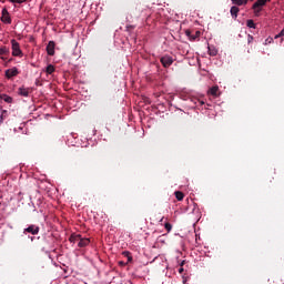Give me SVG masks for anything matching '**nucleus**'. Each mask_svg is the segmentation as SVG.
I'll use <instances>...</instances> for the list:
<instances>
[{
    "label": "nucleus",
    "mask_w": 284,
    "mask_h": 284,
    "mask_svg": "<svg viewBox=\"0 0 284 284\" xmlns=\"http://www.w3.org/2000/svg\"><path fill=\"white\" fill-rule=\"evenodd\" d=\"M1 1V3H6V0H0Z\"/></svg>",
    "instance_id": "nucleus-30"
},
{
    "label": "nucleus",
    "mask_w": 284,
    "mask_h": 284,
    "mask_svg": "<svg viewBox=\"0 0 284 284\" xmlns=\"http://www.w3.org/2000/svg\"><path fill=\"white\" fill-rule=\"evenodd\" d=\"M160 62L162 63L163 68H170V65H172V63H174V58L166 54L160 59Z\"/></svg>",
    "instance_id": "nucleus-2"
},
{
    "label": "nucleus",
    "mask_w": 284,
    "mask_h": 284,
    "mask_svg": "<svg viewBox=\"0 0 284 284\" xmlns=\"http://www.w3.org/2000/svg\"><path fill=\"white\" fill-rule=\"evenodd\" d=\"M54 41H50L47 45V53L49 57H54Z\"/></svg>",
    "instance_id": "nucleus-7"
},
{
    "label": "nucleus",
    "mask_w": 284,
    "mask_h": 284,
    "mask_svg": "<svg viewBox=\"0 0 284 284\" xmlns=\"http://www.w3.org/2000/svg\"><path fill=\"white\" fill-rule=\"evenodd\" d=\"M175 199H178V201H183V199H185V194H183L181 191H176Z\"/></svg>",
    "instance_id": "nucleus-18"
},
{
    "label": "nucleus",
    "mask_w": 284,
    "mask_h": 284,
    "mask_svg": "<svg viewBox=\"0 0 284 284\" xmlns=\"http://www.w3.org/2000/svg\"><path fill=\"white\" fill-rule=\"evenodd\" d=\"M11 3H26V0H9Z\"/></svg>",
    "instance_id": "nucleus-26"
},
{
    "label": "nucleus",
    "mask_w": 284,
    "mask_h": 284,
    "mask_svg": "<svg viewBox=\"0 0 284 284\" xmlns=\"http://www.w3.org/2000/svg\"><path fill=\"white\" fill-rule=\"evenodd\" d=\"M19 74V70L17 68L8 69L6 71L7 79H12V77H17Z\"/></svg>",
    "instance_id": "nucleus-6"
},
{
    "label": "nucleus",
    "mask_w": 284,
    "mask_h": 284,
    "mask_svg": "<svg viewBox=\"0 0 284 284\" xmlns=\"http://www.w3.org/2000/svg\"><path fill=\"white\" fill-rule=\"evenodd\" d=\"M3 54H8V48L7 47H1L0 48V57H2Z\"/></svg>",
    "instance_id": "nucleus-22"
},
{
    "label": "nucleus",
    "mask_w": 284,
    "mask_h": 284,
    "mask_svg": "<svg viewBox=\"0 0 284 284\" xmlns=\"http://www.w3.org/2000/svg\"><path fill=\"white\" fill-rule=\"evenodd\" d=\"M164 227H165V230H166V232H172V224H170V223H165L164 224Z\"/></svg>",
    "instance_id": "nucleus-24"
},
{
    "label": "nucleus",
    "mask_w": 284,
    "mask_h": 284,
    "mask_svg": "<svg viewBox=\"0 0 284 284\" xmlns=\"http://www.w3.org/2000/svg\"><path fill=\"white\" fill-rule=\"evenodd\" d=\"M210 93L212 94V97H217L219 94V87H213L210 89Z\"/></svg>",
    "instance_id": "nucleus-19"
},
{
    "label": "nucleus",
    "mask_w": 284,
    "mask_h": 284,
    "mask_svg": "<svg viewBox=\"0 0 284 284\" xmlns=\"http://www.w3.org/2000/svg\"><path fill=\"white\" fill-rule=\"evenodd\" d=\"M252 41H254V37L248 36V43H252Z\"/></svg>",
    "instance_id": "nucleus-29"
},
{
    "label": "nucleus",
    "mask_w": 284,
    "mask_h": 284,
    "mask_svg": "<svg viewBox=\"0 0 284 284\" xmlns=\"http://www.w3.org/2000/svg\"><path fill=\"white\" fill-rule=\"evenodd\" d=\"M263 6H267V0H257V1L253 4V8H263Z\"/></svg>",
    "instance_id": "nucleus-11"
},
{
    "label": "nucleus",
    "mask_w": 284,
    "mask_h": 284,
    "mask_svg": "<svg viewBox=\"0 0 284 284\" xmlns=\"http://www.w3.org/2000/svg\"><path fill=\"white\" fill-rule=\"evenodd\" d=\"M54 65H52V64H49L48 67H47V74H52L53 72H54Z\"/></svg>",
    "instance_id": "nucleus-21"
},
{
    "label": "nucleus",
    "mask_w": 284,
    "mask_h": 284,
    "mask_svg": "<svg viewBox=\"0 0 284 284\" xmlns=\"http://www.w3.org/2000/svg\"><path fill=\"white\" fill-rule=\"evenodd\" d=\"M11 45H12V54H13V57H21L23 54L21 52V47L19 45V42H17V40L12 39L11 40Z\"/></svg>",
    "instance_id": "nucleus-1"
},
{
    "label": "nucleus",
    "mask_w": 284,
    "mask_h": 284,
    "mask_svg": "<svg viewBox=\"0 0 284 284\" xmlns=\"http://www.w3.org/2000/svg\"><path fill=\"white\" fill-rule=\"evenodd\" d=\"M10 114L8 113V110H2L1 115H0V121L1 123H3V121H6V119H8Z\"/></svg>",
    "instance_id": "nucleus-15"
},
{
    "label": "nucleus",
    "mask_w": 284,
    "mask_h": 284,
    "mask_svg": "<svg viewBox=\"0 0 284 284\" xmlns=\"http://www.w3.org/2000/svg\"><path fill=\"white\" fill-rule=\"evenodd\" d=\"M0 99H2V101H4L6 103H12V97L8 94H0Z\"/></svg>",
    "instance_id": "nucleus-12"
},
{
    "label": "nucleus",
    "mask_w": 284,
    "mask_h": 284,
    "mask_svg": "<svg viewBox=\"0 0 284 284\" xmlns=\"http://www.w3.org/2000/svg\"><path fill=\"white\" fill-rule=\"evenodd\" d=\"M161 223H163V217L161 219Z\"/></svg>",
    "instance_id": "nucleus-31"
},
{
    "label": "nucleus",
    "mask_w": 284,
    "mask_h": 284,
    "mask_svg": "<svg viewBox=\"0 0 284 284\" xmlns=\"http://www.w3.org/2000/svg\"><path fill=\"white\" fill-rule=\"evenodd\" d=\"M252 10H253L255 17H261V12L263 11V8L262 7H257V8L252 7Z\"/></svg>",
    "instance_id": "nucleus-17"
},
{
    "label": "nucleus",
    "mask_w": 284,
    "mask_h": 284,
    "mask_svg": "<svg viewBox=\"0 0 284 284\" xmlns=\"http://www.w3.org/2000/svg\"><path fill=\"white\" fill-rule=\"evenodd\" d=\"M186 37H189L190 41H196L199 37H201V31H195V33H192L191 30L185 31Z\"/></svg>",
    "instance_id": "nucleus-5"
},
{
    "label": "nucleus",
    "mask_w": 284,
    "mask_h": 284,
    "mask_svg": "<svg viewBox=\"0 0 284 284\" xmlns=\"http://www.w3.org/2000/svg\"><path fill=\"white\" fill-rule=\"evenodd\" d=\"M122 256H125V258H128L126 263H132V253H130V251L122 252Z\"/></svg>",
    "instance_id": "nucleus-14"
},
{
    "label": "nucleus",
    "mask_w": 284,
    "mask_h": 284,
    "mask_svg": "<svg viewBox=\"0 0 284 284\" xmlns=\"http://www.w3.org/2000/svg\"><path fill=\"white\" fill-rule=\"evenodd\" d=\"M39 231H40V229L38 225L31 224L27 229L23 230V234H33V236H34V235L39 234Z\"/></svg>",
    "instance_id": "nucleus-4"
},
{
    "label": "nucleus",
    "mask_w": 284,
    "mask_h": 284,
    "mask_svg": "<svg viewBox=\"0 0 284 284\" xmlns=\"http://www.w3.org/2000/svg\"><path fill=\"white\" fill-rule=\"evenodd\" d=\"M185 264V261H183L182 263H181V267L179 268V274H183V272H184V268H183V265Z\"/></svg>",
    "instance_id": "nucleus-27"
},
{
    "label": "nucleus",
    "mask_w": 284,
    "mask_h": 284,
    "mask_svg": "<svg viewBox=\"0 0 284 284\" xmlns=\"http://www.w3.org/2000/svg\"><path fill=\"white\" fill-rule=\"evenodd\" d=\"M21 97H28L30 92L27 89H20Z\"/></svg>",
    "instance_id": "nucleus-23"
},
{
    "label": "nucleus",
    "mask_w": 284,
    "mask_h": 284,
    "mask_svg": "<svg viewBox=\"0 0 284 284\" xmlns=\"http://www.w3.org/2000/svg\"><path fill=\"white\" fill-rule=\"evenodd\" d=\"M70 243H79L81 241V234H72L69 237Z\"/></svg>",
    "instance_id": "nucleus-10"
},
{
    "label": "nucleus",
    "mask_w": 284,
    "mask_h": 284,
    "mask_svg": "<svg viewBox=\"0 0 284 284\" xmlns=\"http://www.w3.org/2000/svg\"><path fill=\"white\" fill-rule=\"evenodd\" d=\"M246 26H247V28H253V29L256 28V23H254V20H247Z\"/></svg>",
    "instance_id": "nucleus-20"
},
{
    "label": "nucleus",
    "mask_w": 284,
    "mask_h": 284,
    "mask_svg": "<svg viewBox=\"0 0 284 284\" xmlns=\"http://www.w3.org/2000/svg\"><path fill=\"white\" fill-rule=\"evenodd\" d=\"M119 265H120V267H125V265H128V262L125 263V262H123V261H120V262H119Z\"/></svg>",
    "instance_id": "nucleus-28"
},
{
    "label": "nucleus",
    "mask_w": 284,
    "mask_h": 284,
    "mask_svg": "<svg viewBox=\"0 0 284 284\" xmlns=\"http://www.w3.org/2000/svg\"><path fill=\"white\" fill-rule=\"evenodd\" d=\"M135 10H138V13H135V17H141V12H143V10H141V6H136Z\"/></svg>",
    "instance_id": "nucleus-25"
},
{
    "label": "nucleus",
    "mask_w": 284,
    "mask_h": 284,
    "mask_svg": "<svg viewBox=\"0 0 284 284\" xmlns=\"http://www.w3.org/2000/svg\"><path fill=\"white\" fill-rule=\"evenodd\" d=\"M1 21H2V23H7L8 26H10V23H12V18L10 17V12H8L7 8L2 9Z\"/></svg>",
    "instance_id": "nucleus-3"
},
{
    "label": "nucleus",
    "mask_w": 284,
    "mask_h": 284,
    "mask_svg": "<svg viewBox=\"0 0 284 284\" xmlns=\"http://www.w3.org/2000/svg\"><path fill=\"white\" fill-rule=\"evenodd\" d=\"M248 0H232L234 6H247Z\"/></svg>",
    "instance_id": "nucleus-13"
},
{
    "label": "nucleus",
    "mask_w": 284,
    "mask_h": 284,
    "mask_svg": "<svg viewBox=\"0 0 284 284\" xmlns=\"http://www.w3.org/2000/svg\"><path fill=\"white\" fill-rule=\"evenodd\" d=\"M240 9L236 6L231 7L230 13L233 19L239 17Z\"/></svg>",
    "instance_id": "nucleus-9"
},
{
    "label": "nucleus",
    "mask_w": 284,
    "mask_h": 284,
    "mask_svg": "<svg viewBox=\"0 0 284 284\" xmlns=\"http://www.w3.org/2000/svg\"><path fill=\"white\" fill-rule=\"evenodd\" d=\"M209 54L210 57H216V54H219V51L214 47H209Z\"/></svg>",
    "instance_id": "nucleus-16"
},
{
    "label": "nucleus",
    "mask_w": 284,
    "mask_h": 284,
    "mask_svg": "<svg viewBox=\"0 0 284 284\" xmlns=\"http://www.w3.org/2000/svg\"><path fill=\"white\" fill-rule=\"evenodd\" d=\"M88 245H90V239L81 236L78 247H88Z\"/></svg>",
    "instance_id": "nucleus-8"
}]
</instances>
